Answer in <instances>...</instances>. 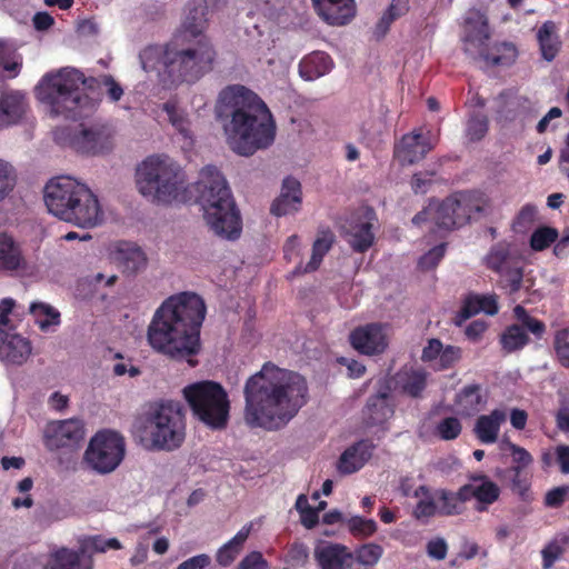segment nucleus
I'll use <instances>...</instances> for the list:
<instances>
[{"label":"nucleus","mask_w":569,"mask_h":569,"mask_svg":"<svg viewBox=\"0 0 569 569\" xmlns=\"http://www.w3.org/2000/svg\"><path fill=\"white\" fill-rule=\"evenodd\" d=\"M54 563L51 567L44 569H92L90 561L82 568L80 567L83 557L80 551H72L67 548H62L53 555Z\"/></svg>","instance_id":"79ce46f5"},{"label":"nucleus","mask_w":569,"mask_h":569,"mask_svg":"<svg viewBox=\"0 0 569 569\" xmlns=\"http://www.w3.org/2000/svg\"><path fill=\"white\" fill-rule=\"evenodd\" d=\"M433 144L421 132L413 131L405 134L400 142L395 147V157L402 164H413L422 160Z\"/></svg>","instance_id":"aec40b11"},{"label":"nucleus","mask_w":569,"mask_h":569,"mask_svg":"<svg viewBox=\"0 0 569 569\" xmlns=\"http://www.w3.org/2000/svg\"><path fill=\"white\" fill-rule=\"evenodd\" d=\"M436 497L439 506V516L450 517L461 515L465 510L467 493L465 486L453 492L448 489H436Z\"/></svg>","instance_id":"c9c22d12"},{"label":"nucleus","mask_w":569,"mask_h":569,"mask_svg":"<svg viewBox=\"0 0 569 569\" xmlns=\"http://www.w3.org/2000/svg\"><path fill=\"white\" fill-rule=\"evenodd\" d=\"M22 67L21 58L16 50L4 40H0V68L8 73L9 78L19 74Z\"/></svg>","instance_id":"37998d69"},{"label":"nucleus","mask_w":569,"mask_h":569,"mask_svg":"<svg viewBox=\"0 0 569 569\" xmlns=\"http://www.w3.org/2000/svg\"><path fill=\"white\" fill-rule=\"evenodd\" d=\"M481 311L488 316L498 313L499 306L496 295H469L465 299L458 317L461 320H467Z\"/></svg>","instance_id":"c85d7f7f"},{"label":"nucleus","mask_w":569,"mask_h":569,"mask_svg":"<svg viewBox=\"0 0 569 569\" xmlns=\"http://www.w3.org/2000/svg\"><path fill=\"white\" fill-rule=\"evenodd\" d=\"M124 453V438L117 431L103 429L90 439L83 462H122Z\"/></svg>","instance_id":"4468645a"},{"label":"nucleus","mask_w":569,"mask_h":569,"mask_svg":"<svg viewBox=\"0 0 569 569\" xmlns=\"http://www.w3.org/2000/svg\"><path fill=\"white\" fill-rule=\"evenodd\" d=\"M513 316L519 323L506 327L499 339L502 350L507 353L523 349L530 341L528 332L537 339H541L546 333L543 321L531 317L523 306L517 305L513 308Z\"/></svg>","instance_id":"9b49d317"},{"label":"nucleus","mask_w":569,"mask_h":569,"mask_svg":"<svg viewBox=\"0 0 569 569\" xmlns=\"http://www.w3.org/2000/svg\"><path fill=\"white\" fill-rule=\"evenodd\" d=\"M507 415L501 409H495L489 415L479 416L476 420L473 432L482 443H495L498 439L501 425Z\"/></svg>","instance_id":"a878e982"},{"label":"nucleus","mask_w":569,"mask_h":569,"mask_svg":"<svg viewBox=\"0 0 569 569\" xmlns=\"http://www.w3.org/2000/svg\"><path fill=\"white\" fill-rule=\"evenodd\" d=\"M558 230L552 227H539L530 237V248L533 251H543L558 240Z\"/></svg>","instance_id":"a18cd8bd"},{"label":"nucleus","mask_w":569,"mask_h":569,"mask_svg":"<svg viewBox=\"0 0 569 569\" xmlns=\"http://www.w3.org/2000/svg\"><path fill=\"white\" fill-rule=\"evenodd\" d=\"M446 252V243H440L433 248H431L427 253H425L419 259V267L422 270H430L438 266L441 261Z\"/></svg>","instance_id":"4d7b16f0"},{"label":"nucleus","mask_w":569,"mask_h":569,"mask_svg":"<svg viewBox=\"0 0 569 569\" xmlns=\"http://www.w3.org/2000/svg\"><path fill=\"white\" fill-rule=\"evenodd\" d=\"M567 500H569V486L556 487L545 496V505L549 508H559Z\"/></svg>","instance_id":"bf43d9fd"},{"label":"nucleus","mask_w":569,"mask_h":569,"mask_svg":"<svg viewBox=\"0 0 569 569\" xmlns=\"http://www.w3.org/2000/svg\"><path fill=\"white\" fill-rule=\"evenodd\" d=\"M461 348L456 346L443 347L438 359V369L447 370L452 368L461 358Z\"/></svg>","instance_id":"13d9d810"},{"label":"nucleus","mask_w":569,"mask_h":569,"mask_svg":"<svg viewBox=\"0 0 569 569\" xmlns=\"http://www.w3.org/2000/svg\"><path fill=\"white\" fill-rule=\"evenodd\" d=\"M71 146L81 154H102L112 148L111 134L104 126L80 124V129L71 138Z\"/></svg>","instance_id":"a211bd4d"},{"label":"nucleus","mask_w":569,"mask_h":569,"mask_svg":"<svg viewBox=\"0 0 569 569\" xmlns=\"http://www.w3.org/2000/svg\"><path fill=\"white\" fill-rule=\"evenodd\" d=\"M315 559L320 569H349L352 553L342 545L325 542L316 547Z\"/></svg>","instance_id":"b1692460"},{"label":"nucleus","mask_w":569,"mask_h":569,"mask_svg":"<svg viewBox=\"0 0 569 569\" xmlns=\"http://www.w3.org/2000/svg\"><path fill=\"white\" fill-rule=\"evenodd\" d=\"M269 563L260 551H251L238 563L237 569H268Z\"/></svg>","instance_id":"680f3d73"},{"label":"nucleus","mask_w":569,"mask_h":569,"mask_svg":"<svg viewBox=\"0 0 569 569\" xmlns=\"http://www.w3.org/2000/svg\"><path fill=\"white\" fill-rule=\"evenodd\" d=\"M442 349L443 345L439 339H429L427 346L422 349L421 360L423 362H431L439 359Z\"/></svg>","instance_id":"69168bd1"},{"label":"nucleus","mask_w":569,"mask_h":569,"mask_svg":"<svg viewBox=\"0 0 569 569\" xmlns=\"http://www.w3.org/2000/svg\"><path fill=\"white\" fill-rule=\"evenodd\" d=\"M429 373L422 368H402L390 381L392 390L396 389L402 395L413 399L422 398L428 385Z\"/></svg>","instance_id":"6ab92c4d"},{"label":"nucleus","mask_w":569,"mask_h":569,"mask_svg":"<svg viewBox=\"0 0 569 569\" xmlns=\"http://www.w3.org/2000/svg\"><path fill=\"white\" fill-rule=\"evenodd\" d=\"M211 563L207 553H200L182 561L177 569H206Z\"/></svg>","instance_id":"338daca9"},{"label":"nucleus","mask_w":569,"mask_h":569,"mask_svg":"<svg viewBox=\"0 0 569 569\" xmlns=\"http://www.w3.org/2000/svg\"><path fill=\"white\" fill-rule=\"evenodd\" d=\"M219 114L230 118L224 130L234 152L251 156L273 143L276 124L257 93L241 84L228 86L219 94Z\"/></svg>","instance_id":"39448f33"},{"label":"nucleus","mask_w":569,"mask_h":569,"mask_svg":"<svg viewBox=\"0 0 569 569\" xmlns=\"http://www.w3.org/2000/svg\"><path fill=\"white\" fill-rule=\"evenodd\" d=\"M448 545L443 538H436L427 543V553L436 560H443L447 556Z\"/></svg>","instance_id":"0e129e2a"},{"label":"nucleus","mask_w":569,"mask_h":569,"mask_svg":"<svg viewBox=\"0 0 569 569\" xmlns=\"http://www.w3.org/2000/svg\"><path fill=\"white\" fill-rule=\"evenodd\" d=\"M116 260L122 272L127 274H134L147 264L144 252L141 248L131 243L120 244L116 253Z\"/></svg>","instance_id":"72a5a7b5"},{"label":"nucleus","mask_w":569,"mask_h":569,"mask_svg":"<svg viewBox=\"0 0 569 569\" xmlns=\"http://www.w3.org/2000/svg\"><path fill=\"white\" fill-rule=\"evenodd\" d=\"M121 547L117 538L103 539L101 536H91L81 540L79 551L83 558H89L88 562H91L90 557L92 553L106 552L108 549L118 550L121 549Z\"/></svg>","instance_id":"ea45409f"},{"label":"nucleus","mask_w":569,"mask_h":569,"mask_svg":"<svg viewBox=\"0 0 569 569\" xmlns=\"http://www.w3.org/2000/svg\"><path fill=\"white\" fill-rule=\"evenodd\" d=\"M335 241L336 236L329 228L320 229L316 240L313 241L312 253L309 262L303 268L301 266L296 267L293 274H302L316 271L320 267L323 257L332 248Z\"/></svg>","instance_id":"bb28decb"},{"label":"nucleus","mask_w":569,"mask_h":569,"mask_svg":"<svg viewBox=\"0 0 569 569\" xmlns=\"http://www.w3.org/2000/svg\"><path fill=\"white\" fill-rule=\"evenodd\" d=\"M332 66V59L328 53L315 51L300 61L299 73L305 80L311 81L327 74Z\"/></svg>","instance_id":"7c9ffc66"},{"label":"nucleus","mask_w":569,"mask_h":569,"mask_svg":"<svg viewBox=\"0 0 569 569\" xmlns=\"http://www.w3.org/2000/svg\"><path fill=\"white\" fill-rule=\"evenodd\" d=\"M252 529V522L246 523L229 541L218 549L216 560L220 566L228 567L237 559Z\"/></svg>","instance_id":"c756f323"},{"label":"nucleus","mask_w":569,"mask_h":569,"mask_svg":"<svg viewBox=\"0 0 569 569\" xmlns=\"http://www.w3.org/2000/svg\"><path fill=\"white\" fill-rule=\"evenodd\" d=\"M483 402L481 386L478 383L465 386L455 397L457 412L462 417L475 416Z\"/></svg>","instance_id":"2f4dec72"},{"label":"nucleus","mask_w":569,"mask_h":569,"mask_svg":"<svg viewBox=\"0 0 569 569\" xmlns=\"http://www.w3.org/2000/svg\"><path fill=\"white\" fill-rule=\"evenodd\" d=\"M348 530L359 538H367L377 531V522L361 516H353L347 520Z\"/></svg>","instance_id":"09e8293b"},{"label":"nucleus","mask_w":569,"mask_h":569,"mask_svg":"<svg viewBox=\"0 0 569 569\" xmlns=\"http://www.w3.org/2000/svg\"><path fill=\"white\" fill-rule=\"evenodd\" d=\"M537 214L536 206L531 203L525 204L512 222V230L517 233L526 232L535 222Z\"/></svg>","instance_id":"603ef678"},{"label":"nucleus","mask_w":569,"mask_h":569,"mask_svg":"<svg viewBox=\"0 0 569 569\" xmlns=\"http://www.w3.org/2000/svg\"><path fill=\"white\" fill-rule=\"evenodd\" d=\"M490 38L489 27L486 21L467 31L466 42L476 44L480 49V57L488 66H510L517 58V49L512 43L502 42L487 49Z\"/></svg>","instance_id":"2eb2a0df"},{"label":"nucleus","mask_w":569,"mask_h":569,"mask_svg":"<svg viewBox=\"0 0 569 569\" xmlns=\"http://www.w3.org/2000/svg\"><path fill=\"white\" fill-rule=\"evenodd\" d=\"M84 422L79 418L50 421L43 431V443L51 451L74 449L84 439Z\"/></svg>","instance_id":"ddd939ff"},{"label":"nucleus","mask_w":569,"mask_h":569,"mask_svg":"<svg viewBox=\"0 0 569 569\" xmlns=\"http://www.w3.org/2000/svg\"><path fill=\"white\" fill-rule=\"evenodd\" d=\"M463 486L467 500L476 499L475 510L478 512L487 511L488 507L496 502L500 496L499 487L485 476L475 477L471 482Z\"/></svg>","instance_id":"5701e85b"},{"label":"nucleus","mask_w":569,"mask_h":569,"mask_svg":"<svg viewBox=\"0 0 569 569\" xmlns=\"http://www.w3.org/2000/svg\"><path fill=\"white\" fill-rule=\"evenodd\" d=\"M26 97L19 91L2 93L0 98V123L11 124L19 121L26 112Z\"/></svg>","instance_id":"473e14b6"},{"label":"nucleus","mask_w":569,"mask_h":569,"mask_svg":"<svg viewBox=\"0 0 569 569\" xmlns=\"http://www.w3.org/2000/svg\"><path fill=\"white\" fill-rule=\"evenodd\" d=\"M244 419L251 427L277 430L307 402L303 376L266 362L244 385Z\"/></svg>","instance_id":"f03ea898"},{"label":"nucleus","mask_w":569,"mask_h":569,"mask_svg":"<svg viewBox=\"0 0 569 569\" xmlns=\"http://www.w3.org/2000/svg\"><path fill=\"white\" fill-rule=\"evenodd\" d=\"M144 430L152 449L172 451L179 448L186 437L180 402L168 400L152 403L144 416Z\"/></svg>","instance_id":"6e6552de"},{"label":"nucleus","mask_w":569,"mask_h":569,"mask_svg":"<svg viewBox=\"0 0 569 569\" xmlns=\"http://www.w3.org/2000/svg\"><path fill=\"white\" fill-rule=\"evenodd\" d=\"M433 171H419L416 172L410 181L411 189L415 193H426L431 187L433 180Z\"/></svg>","instance_id":"052dcab7"},{"label":"nucleus","mask_w":569,"mask_h":569,"mask_svg":"<svg viewBox=\"0 0 569 569\" xmlns=\"http://www.w3.org/2000/svg\"><path fill=\"white\" fill-rule=\"evenodd\" d=\"M455 197L463 224H467L472 218L483 214L489 207V198L480 191H458L455 192Z\"/></svg>","instance_id":"393cba45"},{"label":"nucleus","mask_w":569,"mask_h":569,"mask_svg":"<svg viewBox=\"0 0 569 569\" xmlns=\"http://www.w3.org/2000/svg\"><path fill=\"white\" fill-rule=\"evenodd\" d=\"M413 496L419 499L412 511V516L417 520L427 522L429 519L439 516L436 490L422 485L415 490Z\"/></svg>","instance_id":"e433bc0d"},{"label":"nucleus","mask_w":569,"mask_h":569,"mask_svg":"<svg viewBox=\"0 0 569 569\" xmlns=\"http://www.w3.org/2000/svg\"><path fill=\"white\" fill-rule=\"evenodd\" d=\"M16 186V173L11 164L0 159V201L3 200Z\"/></svg>","instance_id":"5fc2aeb1"},{"label":"nucleus","mask_w":569,"mask_h":569,"mask_svg":"<svg viewBox=\"0 0 569 569\" xmlns=\"http://www.w3.org/2000/svg\"><path fill=\"white\" fill-rule=\"evenodd\" d=\"M16 301L12 298H3L0 300V325L8 330H13L14 325L9 318L13 313Z\"/></svg>","instance_id":"e2e57ef3"},{"label":"nucleus","mask_w":569,"mask_h":569,"mask_svg":"<svg viewBox=\"0 0 569 569\" xmlns=\"http://www.w3.org/2000/svg\"><path fill=\"white\" fill-rule=\"evenodd\" d=\"M386 325L379 322L357 327L350 332V345L366 356L381 355L388 348Z\"/></svg>","instance_id":"f3484780"},{"label":"nucleus","mask_w":569,"mask_h":569,"mask_svg":"<svg viewBox=\"0 0 569 569\" xmlns=\"http://www.w3.org/2000/svg\"><path fill=\"white\" fill-rule=\"evenodd\" d=\"M348 243L355 252L363 253L368 251L375 241L372 223L361 221L350 227L347 231Z\"/></svg>","instance_id":"4c0bfd02"},{"label":"nucleus","mask_w":569,"mask_h":569,"mask_svg":"<svg viewBox=\"0 0 569 569\" xmlns=\"http://www.w3.org/2000/svg\"><path fill=\"white\" fill-rule=\"evenodd\" d=\"M183 397L194 417L211 429L226 428L229 420L230 401L224 388L216 381L203 380L188 385Z\"/></svg>","instance_id":"1a4fd4ad"},{"label":"nucleus","mask_w":569,"mask_h":569,"mask_svg":"<svg viewBox=\"0 0 569 569\" xmlns=\"http://www.w3.org/2000/svg\"><path fill=\"white\" fill-rule=\"evenodd\" d=\"M30 311L34 317H37V321L42 329H46L51 325L59 323L60 313L48 305L41 302L32 303Z\"/></svg>","instance_id":"8fccbe9b"},{"label":"nucleus","mask_w":569,"mask_h":569,"mask_svg":"<svg viewBox=\"0 0 569 569\" xmlns=\"http://www.w3.org/2000/svg\"><path fill=\"white\" fill-rule=\"evenodd\" d=\"M315 10L331 26L347 24L356 13L355 0H312Z\"/></svg>","instance_id":"412c9836"},{"label":"nucleus","mask_w":569,"mask_h":569,"mask_svg":"<svg viewBox=\"0 0 569 569\" xmlns=\"http://www.w3.org/2000/svg\"><path fill=\"white\" fill-rule=\"evenodd\" d=\"M553 347L561 366L569 368V327L556 332Z\"/></svg>","instance_id":"864d4df0"},{"label":"nucleus","mask_w":569,"mask_h":569,"mask_svg":"<svg viewBox=\"0 0 569 569\" xmlns=\"http://www.w3.org/2000/svg\"><path fill=\"white\" fill-rule=\"evenodd\" d=\"M206 317L203 299L194 292H180L166 299L157 309L148 327L147 338L153 350L174 360L189 359L199 353L200 328Z\"/></svg>","instance_id":"7ed1b4c3"},{"label":"nucleus","mask_w":569,"mask_h":569,"mask_svg":"<svg viewBox=\"0 0 569 569\" xmlns=\"http://www.w3.org/2000/svg\"><path fill=\"white\" fill-rule=\"evenodd\" d=\"M104 87L111 102H118L124 91L111 74L98 78L86 77L74 68H62L56 73H47L37 87L38 99L50 107L54 116L79 120L90 116L99 106L100 100L84 93Z\"/></svg>","instance_id":"423d86ee"},{"label":"nucleus","mask_w":569,"mask_h":569,"mask_svg":"<svg viewBox=\"0 0 569 569\" xmlns=\"http://www.w3.org/2000/svg\"><path fill=\"white\" fill-rule=\"evenodd\" d=\"M308 548L301 542H296L290 547L288 558L295 565H303L308 559Z\"/></svg>","instance_id":"774afa93"},{"label":"nucleus","mask_w":569,"mask_h":569,"mask_svg":"<svg viewBox=\"0 0 569 569\" xmlns=\"http://www.w3.org/2000/svg\"><path fill=\"white\" fill-rule=\"evenodd\" d=\"M43 193L48 211L63 222L91 229L103 221L98 196L86 183L70 176L50 179Z\"/></svg>","instance_id":"0eeeda50"},{"label":"nucleus","mask_w":569,"mask_h":569,"mask_svg":"<svg viewBox=\"0 0 569 569\" xmlns=\"http://www.w3.org/2000/svg\"><path fill=\"white\" fill-rule=\"evenodd\" d=\"M565 552V548L558 540L548 542L541 550L542 569H551Z\"/></svg>","instance_id":"6e6d98bb"},{"label":"nucleus","mask_w":569,"mask_h":569,"mask_svg":"<svg viewBox=\"0 0 569 569\" xmlns=\"http://www.w3.org/2000/svg\"><path fill=\"white\" fill-rule=\"evenodd\" d=\"M455 192L443 200L431 199L426 208L419 211L413 218L415 226H421L425 222H431L439 230L451 231L463 224Z\"/></svg>","instance_id":"f8f14e48"},{"label":"nucleus","mask_w":569,"mask_h":569,"mask_svg":"<svg viewBox=\"0 0 569 569\" xmlns=\"http://www.w3.org/2000/svg\"><path fill=\"white\" fill-rule=\"evenodd\" d=\"M396 406L390 381L381 382L377 392L368 398L363 409L366 425L383 427L393 417Z\"/></svg>","instance_id":"dca6fc26"},{"label":"nucleus","mask_w":569,"mask_h":569,"mask_svg":"<svg viewBox=\"0 0 569 569\" xmlns=\"http://www.w3.org/2000/svg\"><path fill=\"white\" fill-rule=\"evenodd\" d=\"M31 355V343L20 335H8L0 343V359L12 365H22Z\"/></svg>","instance_id":"cd10ccee"},{"label":"nucleus","mask_w":569,"mask_h":569,"mask_svg":"<svg viewBox=\"0 0 569 569\" xmlns=\"http://www.w3.org/2000/svg\"><path fill=\"white\" fill-rule=\"evenodd\" d=\"M214 46L202 30L186 21L183 29L163 46L140 53L143 70H158L170 84L196 83L210 73L217 60Z\"/></svg>","instance_id":"20e7f679"},{"label":"nucleus","mask_w":569,"mask_h":569,"mask_svg":"<svg viewBox=\"0 0 569 569\" xmlns=\"http://www.w3.org/2000/svg\"><path fill=\"white\" fill-rule=\"evenodd\" d=\"M462 431L461 421L453 416L441 419L435 428V433L441 440H455Z\"/></svg>","instance_id":"de8ad7c7"},{"label":"nucleus","mask_w":569,"mask_h":569,"mask_svg":"<svg viewBox=\"0 0 569 569\" xmlns=\"http://www.w3.org/2000/svg\"><path fill=\"white\" fill-rule=\"evenodd\" d=\"M375 445L371 440L362 439L347 448L337 462H368L372 458Z\"/></svg>","instance_id":"a19ab883"},{"label":"nucleus","mask_w":569,"mask_h":569,"mask_svg":"<svg viewBox=\"0 0 569 569\" xmlns=\"http://www.w3.org/2000/svg\"><path fill=\"white\" fill-rule=\"evenodd\" d=\"M537 39L540 46L541 54L547 61H552L559 51V41L556 36V24L552 21H546L538 30Z\"/></svg>","instance_id":"58836bf2"},{"label":"nucleus","mask_w":569,"mask_h":569,"mask_svg":"<svg viewBox=\"0 0 569 569\" xmlns=\"http://www.w3.org/2000/svg\"><path fill=\"white\" fill-rule=\"evenodd\" d=\"M383 549L376 543H366L356 549V561L363 566H375L381 558Z\"/></svg>","instance_id":"3c124183"},{"label":"nucleus","mask_w":569,"mask_h":569,"mask_svg":"<svg viewBox=\"0 0 569 569\" xmlns=\"http://www.w3.org/2000/svg\"><path fill=\"white\" fill-rule=\"evenodd\" d=\"M526 465H513L506 471V477L510 481L511 490L525 498L529 490V475L525 469Z\"/></svg>","instance_id":"c03bdc74"},{"label":"nucleus","mask_w":569,"mask_h":569,"mask_svg":"<svg viewBox=\"0 0 569 569\" xmlns=\"http://www.w3.org/2000/svg\"><path fill=\"white\" fill-rule=\"evenodd\" d=\"M488 129V117L482 113H473L467 122L466 134L469 141L477 142L485 138Z\"/></svg>","instance_id":"49530a36"},{"label":"nucleus","mask_w":569,"mask_h":569,"mask_svg":"<svg viewBox=\"0 0 569 569\" xmlns=\"http://www.w3.org/2000/svg\"><path fill=\"white\" fill-rule=\"evenodd\" d=\"M301 202V183L296 178L287 177L279 197L271 204L270 212L277 217L290 214L300 209Z\"/></svg>","instance_id":"4be33fe9"},{"label":"nucleus","mask_w":569,"mask_h":569,"mask_svg":"<svg viewBox=\"0 0 569 569\" xmlns=\"http://www.w3.org/2000/svg\"><path fill=\"white\" fill-rule=\"evenodd\" d=\"M26 266L19 246L7 233L0 234V272H13Z\"/></svg>","instance_id":"f704fd0d"},{"label":"nucleus","mask_w":569,"mask_h":569,"mask_svg":"<svg viewBox=\"0 0 569 569\" xmlns=\"http://www.w3.org/2000/svg\"><path fill=\"white\" fill-rule=\"evenodd\" d=\"M482 262L499 276L498 284L507 295L519 292L523 282L525 259L513 243L506 240L493 243Z\"/></svg>","instance_id":"9d476101"},{"label":"nucleus","mask_w":569,"mask_h":569,"mask_svg":"<svg viewBox=\"0 0 569 569\" xmlns=\"http://www.w3.org/2000/svg\"><path fill=\"white\" fill-rule=\"evenodd\" d=\"M136 182L144 197L159 203L189 201L200 204L210 228L220 237L234 240L241 232V218L231 190L222 173L214 166L204 167L199 180L189 188L179 166L164 154H153L137 168Z\"/></svg>","instance_id":"f257e3e1"}]
</instances>
